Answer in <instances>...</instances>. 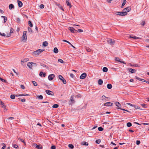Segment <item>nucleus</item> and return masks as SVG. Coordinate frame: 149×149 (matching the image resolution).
<instances>
[{"instance_id":"obj_23","label":"nucleus","mask_w":149,"mask_h":149,"mask_svg":"<svg viewBox=\"0 0 149 149\" xmlns=\"http://www.w3.org/2000/svg\"><path fill=\"white\" fill-rule=\"evenodd\" d=\"M103 83V81L101 79H99L98 81V84L100 85L102 84Z\"/></svg>"},{"instance_id":"obj_45","label":"nucleus","mask_w":149,"mask_h":149,"mask_svg":"<svg viewBox=\"0 0 149 149\" xmlns=\"http://www.w3.org/2000/svg\"><path fill=\"white\" fill-rule=\"evenodd\" d=\"M126 2L127 1L126 0H123V3H122L123 6H124L126 3Z\"/></svg>"},{"instance_id":"obj_40","label":"nucleus","mask_w":149,"mask_h":149,"mask_svg":"<svg viewBox=\"0 0 149 149\" xmlns=\"http://www.w3.org/2000/svg\"><path fill=\"white\" fill-rule=\"evenodd\" d=\"M101 142V140L100 139H98L96 141V142L97 144H99Z\"/></svg>"},{"instance_id":"obj_63","label":"nucleus","mask_w":149,"mask_h":149,"mask_svg":"<svg viewBox=\"0 0 149 149\" xmlns=\"http://www.w3.org/2000/svg\"><path fill=\"white\" fill-rule=\"evenodd\" d=\"M135 77L136 78V79H138L139 81L141 80V79L140 78L138 77L137 76H136Z\"/></svg>"},{"instance_id":"obj_49","label":"nucleus","mask_w":149,"mask_h":149,"mask_svg":"<svg viewBox=\"0 0 149 149\" xmlns=\"http://www.w3.org/2000/svg\"><path fill=\"white\" fill-rule=\"evenodd\" d=\"M28 31L29 32H32V29L28 27Z\"/></svg>"},{"instance_id":"obj_62","label":"nucleus","mask_w":149,"mask_h":149,"mask_svg":"<svg viewBox=\"0 0 149 149\" xmlns=\"http://www.w3.org/2000/svg\"><path fill=\"white\" fill-rule=\"evenodd\" d=\"M70 77L72 78H73L74 77V75L73 74L71 73L70 74Z\"/></svg>"},{"instance_id":"obj_56","label":"nucleus","mask_w":149,"mask_h":149,"mask_svg":"<svg viewBox=\"0 0 149 149\" xmlns=\"http://www.w3.org/2000/svg\"><path fill=\"white\" fill-rule=\"evenodd\" d=\"M140 141H139V140H137L136 141V144L137 145H139L140 144Z\"/></svg>"},{"instance_id":"obj_59","label":"nucleus","mask_w":149,"mask_h":149,"mask_svg":"<svg viewBox=\"0 0 149 149\" xmlns=\"http://www.w3.org/2000/svg\"><path fill=\"white\" fill-rule=\"evenodd\" d=\"M20 87L23 89H24L25 88L24 86L23 85H20Z\"/></svg>"},{"instance_id":"obj_8","label":"nucleus","mask_w":149,"mask_h":149,"mask_svg":"<svg viewBox=\"0 0 149 149\" xmlns=\"http://www.w3.org/2000/svg\"><path fill=\"white\" fill-rule=\"evenodd\" d=\"M54 77L55 75L54 74H51L48 76V79L49 80H52L54 79Z\"/></svg>"},{"instance_id":"obj_10","label":"nucleus","mask_w":149,"mask_h":149,"mask_svg":"<svg viewBox=\"0 0 149 149\" xmlns=\"http://www.w3.org/2000/svg\"><path fill=\"white\" fill-rule=\"evenodd\" d=\"M86 76V74L85 73H84L82 74L80 77V78L81 79H84Z\"/></svg>"},{"instance_id":"obj_7","label":"nucleus","mask_w":149,"mask_h":149,"mask_svg":"<svg viewBox=\"0 0 149 149\" xmlns=\"http://www.w3.org/2000/svg\"><path fill=\"white\" fill-rule=\"evenodd\" d=\"M13 31H14V29L12 28H11L10 29V32L9 33H7V36L8 37L11 36V33H13Z\"/></svg>"},{"instance_id":"obj_33","label":"nucleus","mask_w":149,"mask_h":149,"mask_svg":"<svg viewBox=\"0 0 149 149\" xmlns=\"http://www.w3.org/2000/svg\"><path fill=\"white\" fill-rule=\"evenodd\" d=\"M133 107L135 109H140V107L137 106L133 105Z\"/></svg>"},{"instance_id":"obj_21","label":"nucleus","mask_w":149,"mask_h":149,"mask_svg":"<svg viewBox=\"0 0 149 149\" xmlns=\"http://www.w3.org/2000/svg\"><path fill=\"white\" fill-rule=\"evenodd\" d=\"M42 45L44 47H46L48 45V43L47 41H45L43 42Z\"/></svg>"},{"instance_id":"obj_12","label":"nucleus","mask_w":149,"mask_h":149,"mask_svg":"<svg viewBox=\"0 0 149 149\" xmlns=\"http://www.w3.org/2000/svg\"><path fill=\"white\" fill-rule=\"evenodd\" d=\"M32 62H29L27 64V66L29 67L30 69H32L33 67V65L32 64Z\"/></svg>"},{"instance_id":"obj_30","label":"nucleus","mask_w":149,"mask_h":149,"mask_svg":"<svg viewBox=\"0 0 149 149\" xmlns=\"http://www.w3.org/2000/svg\"><path fill=\"white\" fill-rule=\"evenodd\" d=\"M27 31H24L23 32V35L22 37H27L26 33Z\"/></svg>"},{"instance_id":"obj_15","label":"nucleus","mask_w":149,"mask_h":149,"mask_svg":"<svg viewBox=\"0 0 149 149\" xmlns=\"http://www.w3.org/2000/svg\"><path fill=\"white\" fill-rule=\"evenodd\" d=\"M33 146L35 148L38 149H42V146H40V145H38L36 144H34Z\"/></svg>"},{"instance_id":"obj_34","label":"nucleus","mask_w":149,"mask_h":149,"mask_svg":"<svg viewBox=\"0 0 149 149\" xmlns=\"http://www.w3.org/2000/svg\"><path fill=\"white\" fill-rule=\"evenodd\" d=\"M98 129V130L100 131H102L104 130V129L101 127H99Z\"/></svg>"},{"instance_id":"obj_35","label":"nucleus","mask_w":149,"mask_h":149,"mask_svg":"<svg viewBox=\"0 0 149 149\" xmlns=\"http://www.w3.org/2000/svg\"><path fill=\"white\" fill-rule=\"evenodd\" d=\"M68 147L72 149L74 148V146L72 144H70L68 145Z\"/></svg>"},{"instance_id":"obj_22","label":"nucleus","mask_w":149,"mask_h":149,"mask_svg":"<svg viewBox=\"0 0 149 149\" xmlns=\"http://www.w3.org/2000/svg\"><path fill=\"white\" fill-rule=\"evenodd\" d=\"M58 52V50L56 47H55L54 48V52L56 53L57 54V53Z\"/></svg>"},{"instance_id":"obj_27","label":"nucleus","mask_w":149,"mask_h":149,"mask_svg":"<svg viewBox=\"0 0 149 149\" xmlns=\"http://www.w3.org/2000/svg\"><path fill=\"white\" fill-rule=\"evenodd\" d=\"M73 96H72L71 97L70 101L72 103H74L75 102V101L73 100Z\"/></svg>"},{"instance_id":"obj_58","label":"nucleus","mask_w":149,"mask_h":149,"mask_svg":"<svg viewBox=\"0 0 149 149\" xmlns=\"http://www.w3.org/2000/svg\"><path fill=\"white\" fill-rule=\"evenodd\" d=\"M3 18L4 19V23H5L7 20V17H5Z\"/></svg>"},{"instance_id":"obj_54","label":"nucleus","mask_w":149,"mask_h":149,"mask_svg":"<svg viewBox=\"0 0 149 149\" xmlns=\"http://www.w3.org/2000/svg\"><path fill=\"white\" fill-rule=\"evenodd\" d=\"M40 7L41 8H43L44 7V5L41 4L40 5Z\"/></svg>"},{"instance_id":"obj_44","label":"nucleus","mask_w":149,"mask_h":149,"mask_svg":"<svg viewBox=\"0 0 149 149\" xmlns=\"http://www.w3.org/2000/svg\"><path fill=\"white\" fill-rule=\"evenodd\" d=\"M58 61L61 63H63V61L61 59H58Z\"/></svg>"},{"instance_id":"obj_1","label":"nucleus","mask_w":149,"mask_h":149,"mask_svg":"<svg viewBox=\"0 0 149 149\" xmlns=\"http://www.w3.org/2000/svg\"><path fill=\"white\" fill-rule=\"evenodd\" d=\"M44 51V49H38L33 52V55H38L40 53Z\"/></svg>"},{"instance_id":"obj_19","label":"nucleus","mask_w":149,"mask_h":149,"mask_svg":"<svg viewBox=\"0 0 149 149\" xmlns=\"http://www.w3.org/2000/svg\"><path fill=\"white\" fill-rule=\"evenodd\" d=\"M66 3L67 5L68 6H69L70 8H71L72 6L71 5L70 3L69 2V0H66Z\"/></svg>"},{"instance_id":"obj_16","label":"nucleus","mask_w":149,"mask_h":149,"mask_svg":"<svg viewBox=\"0 0 149 149\" xmlns=\"http://www.w3.org/2000/svg\"><path fill=\"white\" fill-rule=\"evenodd\" d=\"M17 2L18 4V6L19 7H22L23 5V3H22V2L21 1H19V0H17Z\"/></svg>"},{"instance_id":"obj_25","label":"nucleus","mask_w":149,"mask_h":149,"mask_svg":"<svg viewBox=\"0 0 149 149\" xmlns=\"http://www.w3.org/2000/svg\"><path fill=\"white\" fill-rule=\"evenodd\" d=\"M28 24L29 26L31 27H32L33 26V24L31 22V21H29L28 22Z\"/></svg>"},{"instance_id":"obj_24","label":"nucleus","mask_w":149,"mask_h":149,"mask_svg":"<svg viewBox=\"0 0 149 149\" xmlns=\"http://www.w3.org/2000/svg\"><path fill=\"white\" fill-rule=\"evenodd\" d=\"M121 16H125L127 14V13L123 10L122 12H121Z\"/></svg>"},{"instance_id":"obj_28","label":"nucleus","mask_w":149,"mask_h":149,"mask_svg":"<svg viewBox=\"0 0 149 149\" xmlns=\"http://www.w3.org/2000/svg\"><path fill=\"white\" fill-rule=\"evenodd\" d=\"M112 86L111 84H109L107 85V88L109 89H110L112 88Z\"/></svg>"},{"instance_id":"obj_51","label":"nucleus","mask_w":149,"mask_h":149,"mask_svg":"<svg viewBox=\"0 0 149 149\" xmlns=\"http://www.w3.org/2000/svg\"><path fill=\"white\" fill-rule=\"evenodd\" d=\"M32 64L33 67H36L37 66V64L36 63L33 62H32Z\"/></svg>"},{"instance_id":"obj_39","label":"nucleus","mask_w":149,"mask_h":149,"mask_svg":"<svg viewBox=\"0 0 149 149\" xmlns=\"http://www.w3.org/2000/svg\"><path fill=\"white\" fill-rule=\"evenodd\" d=\"M127 125L128 127H130L132 126V124L131 123L129 122L127 123Z\"/></svg>"},{"instance_id":"obj_3","label":"nucleus","mask_w":149,"mask_h":149,"mask_svg":"<svg viewBox=\"0 0 149 149\" xmlns=\"http://www.w3.org/2000/svg\"><path fill=\"white\" fill-rule=\"evenodd\" d=\"M45 92H46V93L49 95H54V94L53 92L48 90H47L45 91Z\"/></svg>"},{"instance_id":"obj_2","label":"nucleus","mask_w":149,"mask_h":149,"mask_svg":"<svg viewBox=\"0 0 149 149\" xmlns=\"http://www.w3.org/2000/svg\"><path fill=\"white\" fill-rule=\"evenodd\" d=\"M58 77L61 80L64 84H66V81L62 75H59Z\"/></svg>"},{"instance_id":"obj_36","label":"nucleus","mask_w":149,"mask_h":149,"mask_svg":"<svg viewBox=\"0 0 149 149\" xmlns=\"http://www.w3.org/2000/svg\"><path fill=\"white\" fill-rule=\"evenodd\" d=\"M58 107V105L57 104H54L52 106V107L54 108H57Z\"/></svg>"},{"instance_id":"obj_11","label":"nucleus","mask_w":149,"mask_h":149,"mask_svg":"<svg viewBox=\"0 0 149 149\" xmlns=\"http://www.w3.org/2000/svg\"><path fill=\"white\" fill-rule=\"evenodd\" d=\"M101 100L102 101H103L104 102H106L107 101V99H108V97H106L104 95H103L101 97Z\"/></svg>"},{"instance_id":"obj_29","label":"nucleus","mask_w":149,"mask_h":149,"mask_svg":"<svg viewBox=\"0 0 149 149\" xmlns=\"http://www.w3.org/2000/svg\"><path fill=\"white\" fill-rule=\"evenodd\" d=\"M102 70L104 72H107L108 71V68L107 67H104L103 68Z\"/></svg>"},{"instance_id":"obj_57","label":"nucleus","mask_w":149,"mask_h":149,"mask_svg":"<svg viewBox=\"0 0 149 149\" xmlns=\"http://www.w3.org/2000/svg\"><path fill=\"white\" fill-rule=\"evenodd\" d=\"M2 144L3 145V146L2 147V149H4L6 147V145H5V144L4 143H3Z\"/></svg>"},{"instance_id":"obj_5","label":"nucleus","mask_w":149,"mask_h":149,"mask_svg":"<svg viewBox=\"0 0 149 149\" xmlns=\"http://www.w3.org/2000/svg\"><path fill=\"white\" fill-rule=\"evenodd\" d=\"M68 29L71 32L73 33H77V30L75 29L74 28L72 27H69Z\"/></svg>"},{"instance_id":"obj_18","label":"nucleus","mask_w":149,"mask_h":149,"mask_svg":"<svg viewBox=\"0 0 149 149\" xmlns=\"http://www.w3.org/2000/svg\"><path fill=\"white\" fill-rule=\"evenodd\" d=\"M29 60V59L28 58H25L23 60H21V62H26L28 61Z\"/></svg>"},{"instance_id":"obj_31","label":"nucleus","mask_w":149,"mask_h":149,"mask_svg":"<svg viewBox=\"0 0 149 149\" xmlns=\"http://www.w3.org/2000/svg\"><path fill=\"white\" fill-rule=\"evenodd\" d=\"M27 40V38H22L21 41L23 42H25Z\"/></svg>"},{"instance_id":"obj_4","label":"nucleus","mask_w":149,"mask_h":149,"mask_svg":"<svg viewBox=\"0 0 149 149\" xmlns=\"http://www.w3.org/2000/svg\"><path fill=\"white\" fill-rule=\"evenodd\" d=\"M107 42L109 44L111 45H114L115 43V41L111 39H109V40H107Z\"/></svg>"},{"instance_id":"obj_50","label":"nucleus","mask_w":149,"mask_h":149,"mask_svg":"<svg viewBox=\"0 0 149 149\" xmlns=\"http://www.w3.org/2000/svg\"><path fill=\"white\" fill-rule=\"evenodd\" d=\"M86 50L88 52H91V50L90 49L88 48H86Z\"/></svg>"},{"instance_id":"obj_47","label":"nucleus","mask_w":149,"mask_h":149,"mask_svg":"<svg viewBox=\"0 0 149 149\" xmlns=\"http://www.w3.org/2000/svg\"><path fill=\"white\" fill-rule=\"evenodd\" d=\"M10 97L11 99H13L15 98V95H11Z\"/></svg>"},{"instance_id":"obj_13","label":"nucleus","mask_w":149,"mask_h":149,"mask_svg":"<svg viewBox=\"0 0 149 149\" xmlns=\"http://www.w3.org/2000/svg\"><path fill=\"white\" fill-rule=\"evenodd\" d=\"M128 70L129 72H131L132 73H133L135 72L136 70L134 69H133L131 68H129Z\"/></svg>"},{"instance_id":"obj_20","label":"nucleus","mask_w":149,"mask_h":149,"mask_svg":"<svg viewBox=\"0 0 149 149\" xmlns=\"http://www.w3.org/2000/svg\"><path fill=\"white\" fill-rule=\"evenodd\" d=\"M9 8L10 10L12 9V8H14V6L12 4H10L9 6Z\"/></svg>"},{"instance_id":"obj_60","label":"nucleus","mask_w":149,"mask_h":149,"mask_svg":"<svg viewBox=\"0 0 149 149\" xmlns=\"http://www.w3.org/2000/svg\"><path fill=\"white\" fill-rule=\"evenodd\" d=\"M141 105L143 107H146V105L144 104H141Z\"/></svg>"},{"instance_id":"obj_38","label":"nucleus","mask_w":149,"mask_h":149,"mask_svg":"<svg viewBox=\"0 0 149 149\" xmlns=\"http://www.w3.org/2000/svg\"><path fill=\"white\" fill-rule=\"evenodd\" d=\"M20 95H21V96H29V95L27 94H20Z\"/></svg>"},{"instance_id":"obj_52","label":"nucleus","mask_w":149,"mask_h":149,"mask_svg":"<svg viewBox=\"0 0 149 149\" xmlns=\"http://www.w3.org/2000/svg\"><path fill=\"white\" fill-rule=\"evenodd\" d=\"M0 80L4 82H6V80L5 79H2L1 77H0Z\"/></svg>"},{"instance_id":"obj_64","label":"nucleus","mask_w":149,"mask_h":149,"mask_svg":"<svg viewBox=\"0 0 149 149\" xmlns=\"http://www.w3.org/2000/svg\"><path fill=\"white\" fill-rule=\"evenodd\" d=\"M17 22H19L20 21V19L19 18H17L16 19Z\"/></svg>"},{"instance_id":"obj_37","label":"nucleus","mask_w":149,"mask_h":149,"mask_svg":"<svg viewBox=\"0 0 149 149\" xmlns=\"http://www.w3.org/2000/svg\"><path fill=\"white\" fill-rule=\"evenodd\" d=\"M82 143L83 145H85L86 146H88V143L86 142H83Z\"/></svg>"},{"instance_id":"obj_6","label":"nucleus","mask_w":149,"mask_h":149,"mask_svg":"<svg viewBox=\"0 0 149 149\" xmlns=\"http://www.w3.org/2000/svg\"><path fill=\"white\" fill-rule=\"evenodd\" d=\"M131 10V8L130 7H127L126 8L124 9L123 10L124 12L125 11V12H126L127 13V12L130 11Z\"/></svg>"},{"instance_id":"obj_26","label":"nucleus","mask_w":149,"mask_h":149,"mask_svg":"<svg viewBox=\"0 0 149 149\" xmlns=\"http://www.w3.org/2000/svg\"><path fill=\"white\" fill-rule=\"evenodd\" d=\"M40 65L41 66H42L44 67H45V68L47 69H49V68L48 67V66H47V65H45L43 64V63H41L40 64Z\"/></svg>"},{"instance_id":"obj_41","label":"nucleus","mask_w":149,"mask_h":149,"mask_svg":"<svg viewBox=\"0 0 149 149\" xmlns=\"http://www.w3.org/2000/svg\"><path fill=\"white\" fill-rule=\"evenodd\" d=\"M38 98L39 99H43V96L42 95H40L38 96Z\"/></svg>"},{"instance_id":"obj_53","label":"nucleus","mask_w":149,"mask_h":149,"mask_svg":"<svg viewBox=\"0 0 149 149\" xmlns=\"http://www.w3.org/2000/svg\"><path fill=\"white\" fill-rule=\"evenodd\" d=\"M0 104H1V105H3V107H5V106L3 105V104H4L3 103L2 101H1V100H0Z\"/></svg>"},{"instance_id":"obj_14","label":"nucleus","mask_w":149,"mask_h":149,"mask_svg":"<svg viewBox=\"0 0 149 149\" xmlns=\"http://www.w3.org/2000/svg\"><path fill=\"white\" fill-rule=\"evenodd\" d=\"M115 60L116 61L119 62L121 63H122L124 64H126V63L124 61H121L120 60V59L118 57H116V58L115 59Z\"/></svg>"},{"instance_id":"obj_48","label":"nucleus","mask_w":149,"mask_h":149,"mask_svg":"<svg viewBox=\"0 0 149 149\" xmlns=\"http://www.w3.org/2000/svg\"><path fill=\"white\" fill-rule=\"evenodd\" d=\"M77 32H79L80 33L82 32L83 31L81 29H78L77 30Z\"/></svg>"},{"instance_id":"obj_42","label":"nucleus","mask_w":149,"mask_h":149,"mask_svg":"<svg viewBox=\"0 0 149 149\" xmlns=\"http://www.w3.org/2000/svg\"><path fill=\"white\" fill-rule=\"evenodd\" d=\"M18 139L21 142H23L25 144L26 143L25 141H24V140L23 139H21L20 138H19Z\"/></svg>"},{"instance_id":"obj_55","label":"nucleus","mask_w":149,"mask_h":149,"mask_svg":"<svg viewBox=\"0 0 149 149\" xmlns=\"http://www.w3.org/2000/svg\"><path fill=\"white\" fill-rule=\"evenodd\" d=\"M18 147V146L16 144H14L13 145V147L15 148H17Z\"/></svg>"},{"instance_id":"obj_9","label":"nucleus","mask_w":149,"mask_h":149,"mask_svg":"<svg viewBox=\"0 0 149 149\" xmlns=\"http://www.w3.org/2000/svg\"><path fill=\"white\" fill-rule=\"evenodd\" d=\"M113 103L110 102H106L103 105L104 106H112Z\"/></svg>"},{"instance_id":"obj_32","label":"nucleus","mask_w":149,"mask_h":149,"mask_svg":"<svg viewBox=\"0 0 149 149\" xmlns=\"http://www.w3.org/2000/svg\"><path fill=\"white\" fill-rule=\"evenodd\" d=\"M116 105L118 107V108H120V104L118 102H116L115 103Z\"/></svg>"},{"instance_id":"obj_46","label":"nucleus","mask_w":149,"mask_h":149,"mask_svg":"<svg viewBox=\"0 0 149 149\" xmlns=\"http://www.w3.org/2000/svg\"><path fill=\"white\" fill-rule=\"evenodd\" d=\"M115 14L117 15H121V12H116Z\"/></svg>"},{"instance_id":"obj_43","label":"nucleus","mask_w":149,"mask_h":149,"mask_svg":"<svg viewBox=\"0 0 149 149\" xmlns=\"http://www.w3.org/2000/svg\"><path fill=\"white\" fill-rule=\"evenodd\" d=\"M32 82L33 83V85L35 86H36L37 85V83L36 82L34 81H32Z\"/></svg>"},{"instance_id":"obj_17","label":"nucleus","mask_w":149,"mask_h":149,"mask_svg":"<svg viewBox=\"0 0 149 149\" xmlns=\"http://www.w3.org/2000/svg\"><path fill=\"white\" fill-rule=\"evenodd\" d=\"M39 75L41 77L43 76L45 77L46 76V74L45 73H44L42 72H41L39 74Z\"/></svg>"},{"instance_id":"obj_61","label":"nucleus","mask_w":149,"mask_h":149,"mask_svg":"<svg viewBox=\"0 0 149 149\" xmlns=\"http://www.w3.org/2000/svg\"><path fill=\"white\" fill-rule=\"evenodd\" d=\"M56 147L55 146H52L51 147V149H55Z\"/></svg>"}]
</instances>
